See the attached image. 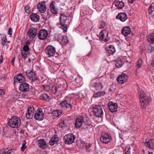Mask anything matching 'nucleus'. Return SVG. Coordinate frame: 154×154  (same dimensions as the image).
Here are the masks:
<instances>
[{
  "label": "nucleus",
  "instance_id": "1",
  "mask_svg": "<svg viewBox=\"0 0 154 154\" xmlns=\"http://www.w3.org/2000/svg\"><path fill=\"white\" fill-rule=\"evenodd\" d=\"M20 118L16 116L11 117L8 122V125L12 128H19L21 124Z\"/></svg>",
  "mask_w": 154,
  "mask_h": 154
},
{
  "label": "nucleus",
  "instance_id": "2",
  "mask_svg": "<svg viewBox=\"0 0 154 154\" xmlns=\"http://www.w3.org/2000/svg\"><path fill=\"white\" fill-rule=\"evenodd\" d=\"M60 23L57 24V26L60 28L62 29L64 32L67 31V25L65 24L67 20V17L64 14H61L60 17Z\"/></svg>",
  "mask_w": 154,
  "mask_h": 154
},
{
  "label": "nucleus",
  "instance_id": "3",
  "mask_svg": "<svg viewBox=\"0 0 154 154\" xmlns=\"http://www.w3.org/2000/svg\"><path fill=\"white\" fill-rule=\"evenodd\" d=\"M71 98L69 97H65L64 100L62 101L60 104V106L64 108L69 109L71 110L72 109V106L71 102Z\"/></svg>",
  "mask_w": 154,
  "mask_h": 154
},
{
  "label": "nucleus",
  "instance_id": "4",
  "mask_svg": "<svg viewBox=\"0 0 154 154\" xmlns=\"http://www.w3.org/2000/svg\"><path fill=\"white\" fill-rule=\"evenodd\" d=\"M75 139V136L70 133L65 135L64 138V141L66 144H71L73 143Z\"/></svg>",
  "mask_w": 154,
  "mask_h": 154
},
{
  "label": "nucleus",
  "instance_id": "5",
  "mask_svg": "<svg viewBox=\"0 0 154 154\" xmlns=\"http://www.w3.org/2000/svg\"><path fill=\"white\" fill-rule=\"evenodd\" d=\"M93 111L94 115L98 117H101L103 114V112L101 106L96 105L93 108Z\"/></svg>",
  "mask_w": 154,
  "mask_h": 154
},
{
  "label": "nucleus",
  "instance_id": "6",
  "mask_svg": "<svg viewBox=\"0 0 154 154\" xmlns=\"http://www.w3.org/2000/svg\"><path fill=\"white\" fill-rule=\"evenodd\" d=\"M35 119L37 120H42L44 118V115L42 109L39 108L35 112L34 115Z\"/></svg>",
  "mask_w": 154,
  "mask_h": 154
},
{
  "label": "nucleus",
  "instance_id": "7",
  "mask_svg": "<svg viewBox=\"0 0 154 154\" xmlns=\"http://www.w3.org/2000/svg\"><path fill=\"white\" fill-rule=\"evenodd\" d=\"M141 103L140 106L143 109H145L151 100V99L148 97L146 96L140 99Z\"/></svg>",
  "mask_w": 154,
  "mask_h": 154
},
{
  "label": "nucleus",
  "instance_id": "8",
  "mask_svg": "<svg viewBox=\"0 0 154 154\" xmlns=\"http://www.w3.org/2000/svg\"><path fill=\"white\" fill-rule=\"evenodd\" d=\"M45 51L47 54L52 56L54 55L56 52L55 48L52 45H49L46 47Z\"/></svg>",
  "mask_w": 154,
  "mask_h": 154
},
{
  "label": "nucleus",
  "instance_id": "9",
  "mask_svg": "<svg viewBox=\"0 0 154 154\" xmlns=\"http://www.w3.org/2000/svg\"><path fill=\"white\" fill-rule=\"evenodd\" d=\"M26 76L32 82L34 81L37 79L36 74L32 70H28L25 72Z\"/></svg>",
  "mask_w": 154,
  "mask_h": 154
},
{
  "label": "nucleus",
  "instance_id": "10",
  "mask_svg": "<svg viewBox=\"0 0 154 154\" xmlns=\"http://www.w3.org/2000/svg\"><path fill=\"white\" fill-rule=\"evenodd\" d=\"M38 39L41 40L45 39L48 35V31L45 29L41 30L37 34Z\"/></svg>",
  "mask_w": 154,
  "mask_h": 154
},
{
  "label": "nucleus",
  "instance_id": "11",
  "mask_svg": "<svg viewBox=\"0 0 154 154\" xmlns=\"http://www.w3.org/2000/svg\"><path fill=\"white\" fill-rule=\"evenodd\" d=\"M111 139V136L106 133L103 134L100 136V140L103 143H108Z\"/></svg>",
  "mask_w": 154,
  "mask_h": 154
},
{
  "label": "nucleus",
  "instance_id": "12",
  "mask_svg": "<svg viewBox=\"0 0 154 154\" xmlns=\"http://www.w3.org/2000/svg\"><path fill=\"white\" fill-rule=\"evenodd\" d=\"M34 108L33 106H29L28 107L27 112L26 113V117L28 119H31L34 114Z\"/></svg>",
  "mask_w": 154,
  "mask_h": 154
},
{
  "label": "nucleus",
  "instance_id": "13",
  "mask_svg": "<svg viewBox=\"0 0 154 154\" xmlns=\"http://www.w3.org/2000/svg\"><path fill=\"white\" fill-rule=\"evenodd\" d=\"M108 33L105 29L102 30L99 33V38L102 41L106 42L108 41L107 35Z\"/></svg>",
  "mask_w": 154,
  "mask_h": 154
},
{
  "label": "nucleus",
  "instance_id": "14",
  "mask_svg": "<svg viewBox=\"0 0 154 154\" xmlns=\"http://www.w3.org/2000/svg\"><path fill=\"white\" fill-rule=\"evenodd\" d=\"M37 30L34 27H30L28 30L27 34L31 39H33L37 34Z\"/></svg>",
  "mask_w": 154,
  "mask_h": 154
},
{
  "label": "nucleus",
  "instance_id": "15",
  "mask_svg": "<svg viewBox=\"0 0 154 154\" xmlns=\"http://www.w3.org/2000/svg\"><path fill=\"white\" fill-rule=\"evenodd\" d=\"M127 78V76L126 74L122 73L117 77V81L119 83L124 84L126 82Z\"/></svg>",
  "mask_w": 154,
  "mask_h": 154
},
{
  "label": "nucleus",
  "instance_id": "16",
  "mask_svg": "<svg viewBox=\"0 0 154 154\" xmlns=\"http://www.w3.org/2000/svg\"><path fill=\"white\" fill-rule=\"evenodd\" d=\"M108 106L110 111L113 113L116 111L117 109V105L116 103L109 102L108 103Z\"/></svg>",
  "mask_w": 154,
  "mask_h": 154
},
{
  "label": "nucleus",
  "instance_id": "17",
  "mask_svg": "<svg viewBox=\"0 0 154 154\" xmlns=\"http://www.w3.org/2000/svg\"><path fill=\"white\" fill-rule=\"evenodd\" d=\"M29 85L26 83H23L20 84L19 87V90L22 92H26L29 91Z\"/></svg>",
  "mask_w": 154,
  "mask_h": 154
},
{
  "label": "nucleus",
  "instance_id": "18",
  "mask_svg": "<svg viewBox=\"0 0 154 154\" xmlns=\"http://www.w3.org/2000/svg\"><path fill=\"white\" fill-rule=\"evenodd\" d=\"M14 80L15 82H19L20 83L23 82L25 81V79L22 74H20L14 77Z\"/></svg>",
  "mask_w": 154,
  "mask_h": 154
},
{
  "label": "nucleus",
  "instance_id": "19",
  "mask_svg": "<svg viewBox=\"0 0 154 154\" xmlns=\"http://www.w3.org/2000/svg\"><path fill=\"white\" fill-rule=\"evenodd\" d=\"M57 37L61 42L64 45H66L69 43V41L67 36L61 35L60 34L57 35Z\"/></svg>",
  "mask_w": 154,
  "mask_h": 154
},
{
  "label": "nucleus",
  "instance_id": "20",
  "mask_svg": "<svg viewBox=\"0 0 154 154\" xmlns=\"http://www.w3.org/2000/svg\"><path fill=\"white\" fill-rule=\"evenodd\" d=\"M46 7L45 3L42 2L39 3L37 6V8L40 12L42 13H44L46 10Z\"/></svg>",
  "mask_w": 154,
  "mask_h": 154
},
{
  "label": "nucleus",
  "instance_id": "21",
  "mask_svg": "<svg viewBox=\"0 0 154 154\" xmlns=\"http://www.w3.org/2000/svg\"><path fill=\"white\" fill-rule=\"evenodd\" d=\"M84 119L83 117L82 116H79L77 118L75 123L76 127L79 128L82 126V125Z\"/></svg>",
  "mask_w": 154,
  "mask_h": 154
},
{
  "label": "nucleus",
  "instance_id": "22",
  "mask_svg": "<svg viewBox=\"0 0 154 154\" xmlns=\"http://www.w3.org/2000/svg\"><path fill=\"white\" fill-rule=\"evenodd\" d=\"M122 34L125 36H128L131 32V29L129 26L123 27L121 30Z\"/></svg>",
  "mask_w": 154,
  "mask_h": 154
},
{
  "label": "nucleus",
  "instance_id": "23",
  "mask_svg": "<svg viewBox=\"0 0 154 154\" xmlns=\"http://www.w3.org/2000/svg\"><path fill=\"white\" fill-rule=\"evenodd\" d=\"M39 98L41 100L47 102L50 101L51 99L50 97L46 93L42 94L39 96Z\"/></svg>",
  "mask_w": 154,
  "mask_h": 154
},
{
  "label": "nucleus",
  "instance_id": "24",
  "mask_svg": "<svg viewBox=\"0 0 154 154\" xmlns=\"http://www.w3.org/2000/svg\"><path fill=\"white\" fill-rule=\"evenodd\" d=\"M116 18L119 19L122 22H124L127 19V17L126 14L124 13H120L116 16Z\"/></svg>",
  "mask_w": 154,
  "mask_h": 154
},
{
  "label": "nucleus",
  "instance_id": "25",
  "mask_svg": "<svg viewBox=\"0 0 154 154\" xmlns=\"http://www.w3.org/2000/svg\"><path fill=\"white\" fill-rule=\"evenodd\" d=\"M38 145L40 148L45 149L47 146L46 142L43 139H40L38 141Z\"/></svg>",
  "mask_w": 154,
  "mask_h": 154
},
{
  "label": "nucleus",
  "instance_id": "26",
  "mask_svg": "<svg viewBox=\"0 0 154 154\" xmlns=\"http://www.w3.org/2000/svg\"><path fill=\"white\" fill-rule=\"evenodd\" d=\"M55 3V2L54 1H53L51 3L50 8L51 10V12L54 14H57L58 12L57 8H56L54 4Z\"/></svg>",
  "mask_w": 154,
  "mask_h": 154
},
{
  "label": "nucleus",
  "instance_id": "27",
  "mask_svg": "<svg viewBox=\"0 0 154 154\" xmlns=\"http://www.w3.org/2000/svg\"><path fill=\"white\" fill-rule=\"evenodd\" d=\"M115 6L119 9H122L124 6V4L122 1L115 0L114 2Z\"/></svg>",
  "mask_w": 154,
  "mask_h": 154
},
{
  "label": "nucleus",
  "instance_id": "28",
  "mask_svg": "<svg viewBox=\"0 0 154 154\" xmlns=\"http://www.w3.org/2000/svg\"><path fill=\"white\" fill-rule=\"evenodd\" d=\"M31 20L34 22H37L39 19V16L36 14L32 13L30 16Z\"/></svg>",
  "mask_w": 154,
  "mask_h": 154
},
{
  "label": "nucleus",
  "instance_id": "29",
  "mask_svg": "<svg viewBox=\"0 0 154 154\" xmlns=\"http://www.w3.org/2000/svg\"><path fill=\"white\" fill-rule=\"evenodd\" d=\"M58 140V137L57 135H54L51 138V140L49 142V144L51 146L54 145V144L57 143V141Z\"/></svg>",
  "mask_w": 154,
  "mask_h": 154
},
{
  "label": "nucleus",
  "instance_id": "30",
  "mask_svg": "<svg viewBox=\"0 0 154 154\" xmlns=\"http://www.w3.org/2000/svg\"><path fill=\"white\" fill-rule=\"evenodd\" d=\"M93 86L96 90L100 91L103 88V85L100 82L95 83L94 84Z\"/></svg>",
  "mask_w": 154,
  "mask_h": 154
},
{
  "label": "nucleus",
  "instance_id": "31",
  "mask_svg": "<svg viewBox=\"0 0 154 154\" xmlns=\"http://www.w3.org/2000/svg\"><path fill=\"white\" fill-rule=\"evenodd\" d=\"M107 52L109 54H113L115 52V49L112 45H109L108 48L106 49Z\"/></svg>",
  "mask_w": 154,
  "mask_h": 154
},
{
  "label": "nucleus",
  "instance_id": "32",
  "mask_svg": "<svg viewBox=\"0 0 154 154\" xmlns=\"http://www.w3.org/2000/svg\"><path fill=\"white\" fill-rule=\"evenodd\" d=\"M60 88L59 86H52L51 88V91L52 93L55 94L57 92L60 91Z\"/></svg>",
  "mask_w": 154,
  "mask_h": 154
},
{
  "label": "nucleus",
  "instance_id": "33",
  "mask_svg": "<svg viewBox=\"0 0 154 154\" xmlns=\"http://www.w3.org/2000/svg\"><path fill=\"white\" fill-rule=\"evenodd\" d=\"M147 40L150 44H154V33L151 34L148 36Z\"/></svg>",
  "mask_w": 154,
  "mask_h": 154
},
{
  "label": "nucleus",
  "instance_id": "34",
  "mask_svg": "<svg viewBox=\"0 0 154 154\" xmlns=\"http://www.w3.org/2000/svg\"><path fill=\"white\" fill-rule=\"evenodd\" d=\"M105 94V93L104 92H99L95 93L93 95V97L95 98H98L104 95Z\"/></svg>",
  "mask_w": 154,
  "mask_h": 154
},
{
  "label": "nucleus",
  "instance_id": "35",
  "mask_svg": "<svg viewBox=\"0 0 154 154\" xmlns=\"http://www.w3.org/2000/svg\"><path fill=\"white\" fill-rule=\"evenodd\" d=\"M115 65L116 67L118 68L121 67L123 65L122 61L120 59L117 60L115 62Z\"/></svg>",
  "mask_w": 154,
  "mask_h": 154
},
{
  "label": "nucleus",
  "instance_id": "36",
  "mask_svg": "<svg viewBox=\"0 0 154 154\" xmlns=\"http://www.w3.org/2000/svg\"><path fill=\"white\" fill-rule=\"evenodd\" d=\"M0 35L1 36L2 44L3 46L5 45V43L7 41V38L5 35L1 34Z\"/></svg>",
  "mask_w": 154,
  "mask_h": 154
},
{
  "label": "nucleus",
  "instance_id": "37",
  "mask_svg": "<svg viewBox=\"0 0 154 154\" xmlns=\"http://www.w3.org/2000/svg\"><path fill=\"white\" fill-rule=\"evenodd\" d=\"M62 111L61 110H57L53 111L52 114L54 116L58 117L62 114Z\"/></svg>",
  "mask_w": 154,
  "mask_h": 154
},
{
  "label": "nucleus",
  "instance_id": "38",
  "mask_svg": "<svg viewBox=\"0 0 154 154\" xmlns=\"http://www.w3.org/2000/svg\"><path fill=\"white\" fill-rule=\"evenodd\" d=\"M153 11H154V2L152 3L148 9V12L150 15H151Z\"/></svg>",
  "mask_w": 154,
  "mask_h": 154
},
{
  "label": "nucleus",
  "instance_id": "39",
  "mask_svg": "<svg viewBox=\"0 0 154 154\" xmlns=\"http://www.w3.org/2000/svg\"><path fill=\"white\" fill-rule=\"evenodd\" d=\"M152 140H146L145 143V145L146 146L149 148H152V146L150 144L151 143H152Z\"/></svg>",
  "mask_w": 154,
  "mask_h": 154
},
{
  "label": "nucleus",
  "instance_id": "40",
  "mask_svg": "<svg viewBox=\"0 0 154 154\" xmlns=\"http://www.w3.org/2000/svg\"><path fill=\"white\" fill-rule=\"evenodd\" d=\"M138 95L139 96V99L142 98L146 96V94L144 93V91L142 90H139L138 91Z\"/></svg>",
  "mask_w": 154,
  "mask_h": 154
},
{
  "label": "nucleus",
  "instance_id": "41",
  "mask_svg": "<svg viewBox=\"0 0 154 154\" xmlns=\"http://www.w3.org/2000/svg\"><path fill=\"white\" fill-rule=\"evenodd\" d=\"M91 144H87L85 145V149L87 152H90L91 150Z\"/></svg>",
  "mask_w": 154,
  "mask_h": 154
},
{
  "label": "nucleus",
  "instance_id": "42",
  "mask_svg": "<svg viewBox=\"0 0 154 154\" xmlns=\"http://www.w3.org/2000/svg\"><path fill=\"white\" fill-rule=\"evenodd\" d=\"M147 49L148 52L149 53H151L154 50L153 47L150 45H148Z\"/></svg>",
  "mask_w": 154,
  "mask_h": 154
},
{
  "label": "nucleus",
  "instance_id": "43",
  "mask_svg": "<svg viewBox=\"0 0 154 154\" xmlns=\"http://www.w3.org/2000/svg\"><path fill=\"white\" fill-rule=\"evenodd\" d=\"M26 142L24 141L22 143V146L21 147V150L22 151H24V150L26 148Z\"/></svg>",
  "mask_w": 154,
  "mask_h": 154
},
{
  "label": "nucleus",
  "instance_id": "44",
  "mask_svg": "<svg viewBox=\"0 0 154 154\" xmlns=\"http://www.w3.org/2000/svg\"><path fill=\"white\" fill-rule=\"evenodd\" d=\"M27 52H24V51L21 52V55L23 58L24 59H26L27 58L29 54L26 53Z\"/></svg>",
  "mask_w": 154,
  "mask_h": 154
},
{
  "label": "nucleus",
  "instance_id": "45",
  "mask_svg": "<svg viewBox=\"0 0 154 154\" xmlns=\"http://www.w3.org/2000/svg\"><path fill=\"white\" fill-rule=\"evenodd\" d=\"M42 18L45 20H47L49 18V16L48 13H45L42 15Z\"/></svg>",
  "mask_w": 154,
  "mask_h": 154
},
{
  "label": "nucleus",
  "instance_id": "46",
  "mask_svg": "<svg viewBox=\"0 0 154 154\" xmlns=\"http://www.w3.org/2000/svg\"><path fill=\"white\" fill-rule=\"evenodd\" d=\"M43 89L46 91L48 92L50 90L49 86L48 85H43Z\"/></svg>",
  "mask_w": 154,
  "mask_h": 154
},
{
  "label": "nucleus",
  "instance_id": "47",
  "mask_svg": "<svg viewBox=\"0 0 154 154\" xmlns=\"http://www.w3.org/2000/svg\"><path fill=\"white\" fill-rule=\"evenodd\" d=\"M25 11L27 14H29L30 12V9L28 5H27L24 7Z\"/></svg>",
  "mask_w": 154,
  "mask_h": 154
},
{
  "label": "nucleus",
  "instance_id": "48",
  "mask_svg": "<svg viewBox=\"0 0 154 154\" xmlns=\"http://www.w3.org/2000/svg\"><path fill=\"white\" fill-rule=\"evenodd\" d=\"M23 49L24 52H27L29 50V49L27 45H25L23 47Z\"/></svg>",
  "mask_w": 154,
  "mask_h": 154
},
{
  "label": "nucleus",
  "instance_id": "49",
  "mask_svg": "<svg viewBox=\"0 0 154 154\" xmlns=\"http://www.w3.org/2000/svg\"><path fill=\"white\" fill-rule=\"evenodd\" d=\"M15 149H11L8 150V149H6V154H10L15 151Z\"/></svg>",
  "mask_w": 154,
  "mask_h": 154
},
{
  "label": "nucleus",
  "instance_id": "50",
  "mask_svg": "<svg viewBox=\"0 0 154 154\" xmlns=\"http://www.w3.org/2000/svg\"><path fill=\"white\" fill-rule=\"evenodd\" d=\"M142 64V60H138L137 63V68L141 67Z\"/></svg>",
  "mask_w": 154,
  "mask_h": 154
},
{
  "label": "nucleus",
  "instance_id": "51",
  "mask_svg": "<svg viewBox=\"0 0 154 154\" xmlns=\"http://www.w3.org/2000/svg\"><path fill=\"white\" fill-rule=\"evenodd\" d=\"M106 26V24L105 22H102L101 24L100 25L99 28H104Z\"/></svg>",
  "mask_w": 154,
  "mask_h": 154
},
{
  "label": "nucleus",
  "instance_id": "52",
  "mask_svg": "<svg viewBox=\"0 0 154 154\" xmlns=\"http://www.w3.org/2000/svg\"><path fill=\"white\" fill-rule=\"evenodd\" d=\"M59 125L60 127L63 128L65 127V122L64 121H62L60 122L59 123Z\"/></svg>",
  "mask_w": 154,
  "mask_h": 154
},
{
  "label": "nucleus",
  "instance_id": "53",
  "mask_svg": "<svg viewBox=\"0 0 154 154\" xmlns=\"http://www.w3.org/2000/svg\"><path fill=\"white\" fill-rule=\"evenodd\" d=\"M85 142L83 141H81V144H80V148L83 149L84 148V147L85 146Z\"/></svg>",
  "mask_w": 154,
  "mask_h": 154
},
{
  "label": "nucleus",
  "instance_id": "54",
  "mask_svg": "<svg viewBox=\"0 0 154 154\" xmlns=\"http://www.w3.org/2000/svg\"><path fill=\"white\" fill-rule=\"evenodd\" d=\"M0 154H6V150H4V149H0Z\"/></svg>",
  "mask_w": 154,
  "mask_h": 154
},
{
  "label": "nucleus",
  "instance_id": "55",
  "mask_svg": "<svg viewBox=\"0 0 154 154\" xmlns=\"http://www.w3.org/2000/svg\"><path fill=\"white\" fill-rule=\"evenodd\" d=\"M12 29L10 27L8 30V34L11 35H12Z\"/></svg>",
  "mask_w": 154,
  "mask_h": 154
},
{
  "label": "nucleus",
  "instance_id": "56",
  "mask_svg": "<svg viewBox=\"0 0 154 154\" xmlns=\"http://www.w3.org/2000/svg\"><path fill=\"white\" fill-rule=\"evenodd\" d=\"M5 93V91L3 89H0V94L3 95Z\"/></svg>",
  "mask_w": 154,
  "mask_h": 154
},
{
  "label": "nucleus",
  "instance_id": "57",
  "mask_svg": "<svg viewBox=\"0 0 154 154\" xmlns=\"http://www.w3.org/2000/svg\"><path fill=\"white\" fill-rule=\"evenodd\" d=\"M125 154H131L130 149H128V150L125 152Z\"/></svg>",
  "mask_w": 154,
  "mask_h": 154
},
{
  "label": "nucleus",
  "instance_id": "58",
  "mask_svg": "<svg viewBox=\"0 0 154 154\" xmlns=\"http://www.w3.org/2000/svg\"><path fill=\"white\" fill-rule=\"evenodd\" d=\"M15 57H13L12 59V60L11 61L12 64L13 66H14V61H15Z\"/></svg>",
  "mask_w": 154,
  "mask_h": 154
},
{
  "label": "nucleus",
  "instance_id": "59",
  "mask_svg": "<svg viewBox=\"0 0 154 154\" xmlns=\"http://www.w3.org/2000/svg\"><path fill=\"white\" fill-rule=\"evenodd\" d=\"M3 61V57L2 55L0 56V63H2Z\"/></svg>",
  "mask_w": 154,
  "mask_h": 154
},
{
  "label": "nucleus",
  "instance_id": "60",
  "mask_svg": "<svg viewBox=\"0 0 154 154\" xmlns=\"http://www.w3.org/2000/svg\"><path fill=\"white\" fill-rule=\"evenodd\" d=\"M30 42H29V41H27L26 43V44L25 45H28V44H30Z\"/></svg>",
  "mask_w": 154,
  "mask_h": 154
},
{
  "label": "nucleus",
  "instance_id": "61",
  "mask_svg": "<svg viewBox=\"0 0 154 154\" xmlns=\"http://www.w3.org/2000/svg\"><path fill=\"white\" fill-rule=\"evenodd\" d=\"M87 125H88V126H90V127H92V125H91V124H88Z\"/></svg>",
  "mask_w": 154,
  "mask_h": 154
},
{
  "label": "nucleus",
  "instance_id": "62",
  "mask_svg": "<svg viewBox=\"0 0 154 154\" xmlns=\"http://www.w3.org/2000/svg\"><path fill=\"white\" fill-rule=\"evenodd\" d=\"M91 54V52H90L88 53V54L87 55V56H90Z\"/></svg>",
  "mask_w": 154,
  "mask_h": 154
},
{
  "label": "nucleus",
  "instance_id": "63",
  "mask_svg": "<svg viewBox=\"0 0 154 154\" xmlns=\"http://www.w3.org/2000/svg\"><path fill=\"white\" fill-rule=\"evenodd\" d=\"M152 66L154 67V60L152 63Z\"/></svg>",
  "mask_w": 154,
  "mask_h": 154
},
{
  "label": "nucleus",
  "instance_id": "64",
  "mask_svg": "<svg viewBox=\"0 0 154 154\" xmlns=\"http://www.w3.org/2000/svg\"><path fill=\"white\" fill-rule=\"evenodd\" d=\"M79 94H80L79 93H78L76 94H75L77 96L79 95Z\"/></svg>",
  "mask_w": 154,
  "mask_h": 154
}]
</instances>
